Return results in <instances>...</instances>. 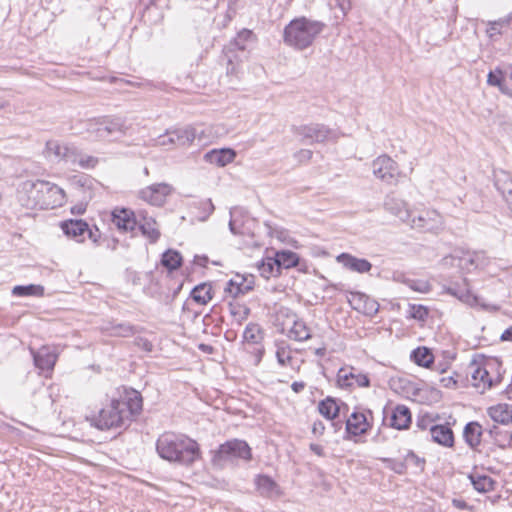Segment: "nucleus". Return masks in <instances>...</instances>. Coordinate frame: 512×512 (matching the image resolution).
Returning a JSON list of instances; mask_svg holds the SVG:
<instances>
[{
    "mask_svg": "<svg viewBox=\"0 0 512 512\" xmlns=\"http://www.w3.org/2000/svg\"><path fill=\"white\" fill-rule=\"evenodd\" d=\"M342 410L348 411V405L331 396H327L318 404L319 413L327 420H334Z\"/></svg>",
    "mask_w": 512,
    "mask_h": 512,
    "instance_id": "obj_21",
    "label": "nucleus"
},
{
    "mask_svg": "<svg viewBox=\"0 0 512 512\" xmlns=\"http://www.w3.org/2000/svg\"><path fill=\"white\" fill-rule=\"evenodd\" d=\"M460 375L455 374L454 376L442 377L440 383L445 388H456L458 386Z\"/></svg>",
    "mask_w": 512,
    "mask_h": 512,
    "instance_id": "obj_60",
    "label": "nucleus"
},
{
    "mask_svg": "<svg viewBox=\"0 0 512 512\" xmlns=\"http://www.w3.org/2000/svg\"><path fill=\"white\" fill-rule=\"evenodd\" d=\"M105 330L114 337H130L136 333V328L128 322L123 323H109Z\"/></svg>",
    "mask_w": 512,
    "mask_h": 512,
    "instance_id": "obj_36",
    "label": "nucleus"
},
{
    "mask_svg": "<svg viewBox=\"0 0 512 512\" xmlns=\"http://www.w3.org/2000/svg\"><path fill=\"white\" fill-rule=\"evenodd\" d=\"M60 227L63 233L70 239L82 243L85 241L88 223L82 219H69L61 222Z\"/></svg>",
    "mask_w": 512,
    "mask_h": 512,
    "instance_id": "obj_19",
    "label": "nucleus"
},
{
    "mask_svg": "<svg viewBox=\"0 0 512 512\" xmlns=\"http://www.w3.org/2000/svg\"><path fill=\"white\" fill-rule=\"evenodd\" d=\"M18 201L27 209H54L64 204L65 192L49 181L26 180L18 190Z\"/></svg>",
    "mask_w": 512,
    "mask_h": 512,
    "instance_id": "obj_1",
    "label": "nucleus"
},
{
    "mask_svg": "<svg viewBox=\"0 0 512 512\" xmlns=\"http://www.w3.org/2000/svg\"><path fill=\"white\" fill-rule=\"evenodd\" d=\"M486 265V257L483 252H467L460 258V266L462 269L472 271Z\"/></svg>",
    "mask_w": 512,
    "mask_h": 512,
    "instance_id": "obj_31",
    "label": "nucleus"
},
{
    "mask_svg": "<svg viewBox=\"0 0 512 512\" xmlns=\"http://www.w3.org/2000/svg\"><path fill=\"white\" fill-rule=\"evenodd\" d=\"M230 313L233 316L234 320L238 325L242 323L243 320L247 319L250 310L244 305L240 304H230L229 306Z\"/></svg>",
    "mask_w": 512,
    "mask_h": 512,
    "instance_id": "obj_45",
    "label": "nucleus"
},
{
    "mask_svg": "<svg viewBox=\"0 0 512 512\" xmlns=\"http://www.w3.org/2000/svg\"><path fill=\"white\" fill-rule=\"evenodd\" d=\"M335 7L339 9L340 14L335 13V19L342 20L351 9V0H334Z\"/></svg>",
    "mask_w": 512,
    "mask_h": 512,
    "instance_id": "obj_55",
    "label": "nucleus"
},
{
    "mask_svg": "<svg viewBox=\"0 0 512 512\" xmlns=\"http://www.w3.org/2000/svg\"><path fill=\"white\" fill-rule=\"evenodd\" d=\"M411 360L418 366L428 368L434 361L432 351L427 347H418L411 353Z\"/></svg>",
    "mask_w": 512,
    "mask_h": 512,
    "instance_id": "obj_37",
    "label": "nucleus"
},
{
    "mask_svg": "<svg viewBox=\"0 0 512 512\" xmlns=\"http://www.w3.org/2000/svg\"><path fill=\"white\" fill-rule=\"evenodd\" d=\"M171 186L166 183H157L141 190V198L152 205L160 206L164 203L165 197L170 194Z\"/></svg>",
    "mask_w": 512,
    "mask_h": 512,
    "instance_id": "obj_17",
    "label": "nucleus"
},
{
    "mask_svg": "<svg viewBox=\"0 0 512 512\" xmlns=\"http://www.w3.org/2000/svg\"><path fill=\"white\" fill-rule=\"evenodd\" d=\"M413 215L409 222L411 228L422 232L437 233L442 230L444 225L443 217L440 213L433 209H423L420 211L412 210Z\"/></svg>",
    "mask_w": 512,
    "mask_h": 512,
    "instance_id": "obj_7",
    "label": "nucleus"
},
{
    "mask_svg": "<svg viewBox=\"0 0 512 512\" xmlns=\"http://www.w3.org/2000/svg\"><path fill=\"white\" fill-rule=\"evenodd\" d=\"M482 435L483 429L478 422L471 421L465 425L463 430V437L470 448L475 450L480 445Z\"/></svg>",
    "mask_w": 512,
    "mask_h": 512,
    "instance_id": "obj_30",
    "label": "nucleus"
},
{
    "mask_svg": "<svg viewBox=\"0 0 512 512\" xmlns=\"http://www.w3.org/2000/svg\"><path fill=\"white\" fill-rule=\"evenodd\" d=\"M469 479L475 490L488 493L495 490L497 482L488 475L470 474Z\"/></svg>",
    "mask_w": 512,
    "mask_h": 512,
    "instance_id": "obj_32",
    "label": "nucleus"
},
{
    "mask_svg": "<svg viewBox=\"0 0 512 512\" xmlns=\"http://www.w3.org/2000/svg\"><path fill=\"white\" fill-rule=\"evenodd\" d=\"M195 207L201 210V215H199V220L205 221L214 211V205L211 199H204L196 202Z\"/></svg>",
    "mask_w": 512,
    "mask_h": 512,
    "instance_id": "obj_46",
    "label": "nucleus"
},
{
    "mask_svg": "<svg viewBox=\"0 0 512 512\" xmlns=\"http://www.w3.org/2000/svg\"><path fill=\"white\" fill-rule=\"evenodd\" d=\"M158 455L169 462L189 466L200 457L199 444L184 434L165 432L156 442Z\"/></svg>",
    "mask_w": 512,
    "mask_h": 512,
    "instance_id": "obj_2",
    "label": "nucleus"
},
{
    "mask_svg": "<svg viewBox=\"0 0 512 512\" xmlns=\"http://www.w3.org/2000/svg\"><path fill=\"white\" fill-rule=\"evenodd\" d=\"M292 132L299 136L302 142L309 144L324 143L337 138V133L322 123L293 126Z\"/></svg>",
    "mask_w": 512,
    "mask_h": 512,
    "instance_id": "obj_6",
    "label": "nucleus"
},
{
    "mask_svg": "<svg viewBox=\"0 0 512 512\" xmlns=\"http://www.w3.org/2000/svg\"><path fill=\"white\" fill-rule=\"evenodd\" d=\"M259 270L264 278L268 279L270 276H277L276 259H268L267 262H263L259 267Z\"/></svg>",
    "mask_w": 512,
    "mask_h": 512,
    "instance_id": "obj_51",
    "label": "nucleus"
},
{
    "mask_svg": "<svg viewBox=\"0 0 512 512\" xmlns=\"http://www.w3.org/2000/svg\"><path fill=\"white\" fill-rule=\"evenodd\" d=\"M98 162H99V160L97 157L81 153V156L78 161V165L82 169H93L96 167Z\"/></svg>",
    "mask_w": 512,
    "mask_h": 512,
    "instance_id": "obj_56",
    "label": "nucleus"
},
{
    "mask_svg": "<svg viewBox=\"0 0 512 512\" xmlns=\"http://www.w3.org/2000/svg\"><path fill=\"white\" fill-rule=\"evenodd\" d=\"M237 279L240 282V287L243 290V294L248 293L254 287V277L252 275L244 277L237 274Z\"/></svg>",
    "mask_w": 512,
    "mask_h": 512,
    "instance_id": "obj_57",
    "label": "nucleus"
},
{
    "mask_svg": "<svg viewBox=\"0 0 512 512\" xmlns=\"http://www.w3.org/2000/svg\"><path fill=\"white\" fill-rule=\"evenodd\" d=\"M404 461L406 462V467L409 465H413L421 470L424 468L425 460L417 456L413 451L409 450L404 457Z\"/></svg>",
    "mask_w": 512,
    "mask_h": 512,
    "instance_id": "obj_54",
    "label": "nucleus"
},
{
    "mask_svg": "<svg viewBox=\"0 0 512 512\" xmlns=\"http://www.w3.org/2000/svg\"><path fill=\"white\" fill-rule=\"evenodd\" d=\"M138 214L128 208H115L111 213V221L122 232H134L137 228Z\"/></svg>",
    "mask_w": 512,
    "mask_h": 512,
    "instance_id": "obj_14",
    "label": "nucleus"
},
{
    "mask_svg": "<svg viewBox=\"0 0 512 512\" xmlns=\"http://www.w3.org/2000/svg\"><path fill=\"white\" fill-rule=\"evenodd\" d=\"M276 358L281 366L290 364L292 356L287 346H279L276 351Z\"/></svg>",
    "mask_w": 512,
    "mask_h": 512,
    "instance_id": "obj_53",
    "label": "nucleus"
},
{
    "mask_svg": "<svg viewBox=\"0 0 512 512\" xmlns=\"http://www.w3.org/2000/svg\"><path fill=\"white\" fill-rule=\"evenodd\" d=\"M252 37V31L248 29H243L237 34V36L233 40L230 41L229 45L226 47V53L244 51L246 49L247 43L251 41Z\"/></svg>",
    "mask_w": 512,
    "mask_h": 512,
    "instance_id": "obj_33",
    "label": "nucleus"
},
{
    "mask_svg": "<svg viewBox=\"0 0 512 512\" xmlns=\"http://www.w3.org/2000/svg\"><path fill=\"white\" fill-rule=\"evenodd\" d=\"M81 153L82 152L79 151L77 147L67 144L63 152L62 160L71 164H78Z\"/></svg>",
    "mask_w": 512,
    "mask_h": 512,
    "instance_id": "obj_48",
    "label": "nucleus"
},
{
    "mask_svg": "<svg viewBox=\"0 0 512 512\" xmlns=\"http://www.w3.org/2000/svg\"><path fill=\"white\" fill-rule=\"evenodd\" d=\"M130 423L127 414L121 408L120 400L115 398L91 418V424L100 430L126 428Z\"/></svg>",
    "mask_w": 512,
    "mask_h": 512,
    "instance_id": "obj_5",
    "label": "nucleus"
},
{
    "mask_svg": "<svg viewBox=\"0 0 512 512\" xmlns=\"http://www.w3.org/2000/svg\"><path fill=\"white\" fill-rule=\"evenodd\" d=\"M125 122L119 117H103L89 123L88 132L98 140H106L115 133H124Z\"/></svg>",
    "mask_w": 512,
    "mask_h": 512,
    "instance_id": "obj_9",
    "label": "nucleus"
},
{
    "mask_svg": "<svg viewBox=\"0 0 512 512\" xmlns=\"http://www.w3.org/2000/svg\"><path fill=\"white\" fill-rule=\"evenodd\" d=\"M384 208L392 215L398 217L402 222H409L413 215L412 210H409L407 203L398 198L395 194L390 193L386 195L384 200Z\"/></svg>",
    "mask_w": 512,
    "mask_h": 512,
    "instance_id": "obj_15",
    "label": "nucleus"
},
{
    "mask_svg": "<svg viewBox=\"0 0 512 512\" xmlns=\"http://www.w3.org/2000/svg\"><path fill=\"white\" fill-rule=\"evenodd\" d=\"M408 312L411 318L420 321H424L429 314L428 308L420 304H409Z\"/></svg>",
    "mask_w": 512,
    "mask_h": 512,
    "instance_id": "obj_47",
    "label": "nucleus"
},
{
    "mask_svg": "<svg viewBox=\"0 0 512 512\" xmlns=\"http://www.w3.org/2000/svg\"><path fill=\"white\" fill-rule=\"evenodd\" d=\"M412 421L410 409L405 405H397L392 409L390 416V427L404 430L409 428Z\"/></svg>",
    "mask_w": 512,
    "mask_h": 512,
    "instance_id": "obj_24",
    "label": "nucleus"
},
{
    "mask_svg": "<svg viewBox=\"0 0 512 512\" xmlns=\"http://www.w3.org/2000/svg\"><path fill=\"white\" fill-rule=\"evenodd\" d=\"M224 291L234 298L238 297L239 295H244L243 290L240 287V282L237 279V275L226 283Z\"/></svg>",
    "mask_w": 512,
    "mask_h": 512,
    "instance_id": "obj_50",
    "label": "nucleus"
},
{
    "mask_svg": "<svg viewBox=\"0 0 512 512\" xmlns=\"http://www.w3.org/2000/svg\"><path fill=\"white\" fill-rule=\"evenodd\" d=\"M119 400L121 408L127 414V418L132 422L139 416L143 409V398L139 391L126 386L118 388Z\"/></svg>",
    "mask_w": 512,
    "mask_h": 512,
    "instance_id": "obj_10",
    "label": "nucleus"
},
{
    "mask_svg": "<svg viewBox=\"0 0 512 512\" xmlns=\"http://www.w3.org/2000/svg\"><path fill=\"white\" fill-rule=\"evenodd\" d=\"M380 461L385 464V466L392 470L397 474H405L407 471L406 462L399 459L394 458H380Z\"/></svg>",
    "mask_w": 512,
    "mask_h": 512,
    "instance_id": "obj_42",
    "label": "nucleus"
},
{
    "mask_svg": "<svg viewBox=\"0 0 512 512\" xmlns=\"http://www.w3.org/2000/svg\"><path fill=\"white\" fill-rule=\"evenodd\" d=\"M255 485L262 497L272 498L280 494L279 485L268 475H257Z\"/></svg>",
    "mask_w": 512,
    "mask_h": 512,
    "instance_id": "obj_28",
    "label": "nucleus"
},
{
    "mask_svg": "<svg viewBox=\"0 0 512 512\" xmlns=\"http://www.w3.org/2000/svg\"><path fill=\"white\" fill-rule=\"evenodd\" d=\"M213 466L224 468L228 465H237L240 460L250 461L252 450L245 440L230 439L220 444L216 450L211 451Z\"/></svg>",
    "mask_w": 512,
    "mask_h": 512,
    "instance_id": "obj_4",
    "label": "nucleus"
},
{
    "mask_svg": "<svg viewBox=\"0 0 512 512\" xmlns=\"http://www.w3.org/2000/svg\"><path fill=\"white\" fill-rule=\"evenodd\" d=\"M505 71V65L501 67H496L493 71H490L487 75V83L490 86L498 87L502 85V82L505 80L506 77Z\"/></svg>",
    "mask_w": 512,
    "mask_h": 512,
    "instance_id": "obj_43",
    "label": "nucleus"
},
{
    "mask_svg": "<svg viewBox=\"0 0 512 512\" xmlns=\"http://www.w3.org/2000/svg\"><path fill=\"white\" fill-rule=\"evenodd\" d=\"M12 295L16 297L44 296V287L39 284L17 285L12 289Z\"/></svg>",
    "mask_w": 512,
    "mask_h": 512,
    "instance_id": "obj_38",
    "label": "nucleus"
},
{
    "mask_svg": "<svg viewBox=\"0 0 512 512\" xmlns=\"http://www.w3.org/2000/svg\"><path fill=\"white\" fill-rule=\"evenodd\" d=\"M86 235L95 244L98 243V241H99V239L101 237L100 230L96 226H94L93 228H90L88 226V230L86 231Z\"/></svg>",
    "mask_w": 512,
    "mask_h": 512,
    "instance_id": "obj_61",
    "label": "nucleus"
},
{
    "mask_svg": "<svg viewBox=\"0 0 512 512\" xmlns=\"http://www.w3.org/2000/svg\"><path fill=\"white\" fill-rule=\"evenodd\" d=\"M325 27L326 24L318 20L295 18L284 29V41L289 46L303 50L312 45Z\"/></svg>",
    "mask_w": 512,
    "mask_h": 512,
    "instance_id": "obj_3",
    "label": "nucleus"
},
{
    "mask_svg": "<svg viewBox=\"0 0 512 512\" xmlns=\"http://www.w3.org/2000/svg\"><path fill=\"white\" fill-rule=\"evenodd\" d=\"M444 289L447 294L456 297L461 302L470 306L476 305L478 302L477 296L470 291L469 284L466 279H463L461 283H452Z\"/></svg>",
    "mask_w": 512,
    "mask_h": 512,
    "instance_id": "obj_23",
    "label": "nucleus"
},
{
    "mask_svg": "<svg viewBox=\"0 0 512 512\" xmlns=\"http://www.w3.org/2000/svg\"><path fill=\"white\" fill-rule=\"evenodd\" d=\"M429 434L431 439L440 445L451 447L454 444V434L448 425H432Z\"/></svg>",
    "mask_w": 512,
    "mask_h": 512,
    "instance_id": "obj_29",
    "label": "nucleus"
},
{
    "mask_svg": "<svg viewBox=\"0 0 512 512\" xmlns=\"http://www.w3.org/2000/svg\"><path fill=\"white\" fill-rule=\"evenodd\" d=\"M406 286L419 293H428L431 291V285L426 280L411 279V281H406Z\"/></svg>",
    "mask_w": 512,
    "mask_h": 512,
    "instance_id": "obj_49",
    "label": "nucleus"
},
{
    "mask_svg": "<svg viewBox=\"0 0 512 512\" xmlns=\"http://www.w3.org/2000/svg\"><path fill=\"white\" fill-rule=\"evenodd\" d=\"M235 157V151L230 148L213 149L204 154V160L206 162L215 164L219 167H224L227 164L233 162Z\"/></svg>",
    "mask_w": 512,
    "mask_h": 512,
    "instance_id": "obj_25",
    "label": "nucleus"
},
{
    "mask_svg": "<svg viewBox=\"0 0 512 512\" xmlns=\"http://www.w3.org/2000/svg\"><path fill=\"white\" fill-rule=\"evenodd\" d=\"M230 214L229 229L234 235H247L252 237L255 235V226L257 224L255 219L248 216H242L241 219H238L235 211H231Z\"/></svg>",
    "mask_w": 512,
    "mask_h": 512,
    "instance_id": "obj_20",
    "label": "nucleus"
},
{
    "mask_svg": "<svg viewBox=\"0 0 512 512\" xmlns=\"http://www.w3.org/2000/svg\"><path fill=\"white\" fill-rule=\"evenodd\" d=\"M137 227L151 243H155L160 238L157 222L144 211L138 212Z\"/></svg>",
    "mask_w": 512,
    "mask_h": 512,
    "instance_id": "obj_22",
    "label": "nucleus"
},
{
    "mask_svg": "<svg viewBox=\"0 0 512 512\" xmlns=\"http://www.w3.org/2000/svg\"><path fill=\"white\" fill-rule=\"evenodd\" d=\"M228 57V63H227V74H236L237 73V65L234 63L231 56H229V53H226Z\"/></svg>",
    "mask_w": 512,
    "mask_h": 512,
    "instance_id": "obj_64",
    "label": "nucleus"
},
{
    "mask_svg": "<svg viewBox=\"0 0 512 512\" xmlns=\"http://www.w3.org/2000/svg\"><path fill=\"white\" fill-rule=\"evenodd\" d=\"M67 144H60L56 140H49L46 142L45 151L48 156H54L56 159H61L63 157L64 149Z\"/></svg>",
    "mask_w": 512,
    "mask_h": 512,
    "instance_id": "obj_44",
    "label": "nucleus"
},
{
    "mask_svg": "<svg viewBox=\"0 0 512 512\" xmlns=\"http://www.w3.org/2000/svg\"><path fill=\"white\" fill-rule=\"evenodd\" d=\"M325 431V425L322 421L317 420L313 423L312 426V433L317 436H321L324 434Z\"/></svg>",
    "mask_w": 512,
    "mask_h": 512,
    "instance_id": "obj_62",
    "label": "nucleus"
},
{
    "mask_svg": "<svg viewBox=\"0 0 512 512\" xmlns=\"http://www.w3.org/2000/svg\"><path fill=\"white\" fill-rule=\"evenodd\" d=\"M309 448L310 450L315 453L317 456L319 457H325V451H324V448L319 445V444H315V443H311L309 445Z\"/></svg>",
    "mask_w": 512,
    "mask_h": 512,
    "instance_id": "obj_63",
    "label": "nucleus"
},
{
    "mask_svg": "<svg viewBox=\"0 0 512 512\" xmlns=\"http://www.w3.org/2000/svg\"><path fill=\"white\" fill-rule=\"evenodd\" d=\"M511 16H505L487 24L486 34L491 40H495L502 34V30L507 28L511 23Z\"/></svg>",
    "mask_w": 512,
    "mask_h": 512,
    "instance_id": "obj_39",
    "label": "nucleus"
},
{
    "mask_svg": "<svg viewBox=\"0 0 512 512\" xmlns=\"http://www.w3.org/2000/svg\"><path fill=\"white\" fill-rule=\"evenodd\" d=\"M161 263L169 270H175L181 266L182 257L175 250H168L162 255Z\"/></svg>",
    "mask_w": 512,
    "mask_h": 512,
    "instance_id": "obj_41",
    "label": "nucleus"
},
{
    "mask_svg": "<svg viewBox=\"0 0 512 512\" xmlns=\"http://www.w3.org/2000/svg\"><path fill=\"white\" fill-rule=\"evenodd\" d=\"M495 443L500 448H506L512 446V433L502 432L499 438H495Z\"/></svg>",
    "mask_w": 512,
    "mask_h": 512,
    "instance_id": "obj_58",
    "label": "nucleus"
},
{
    "mask_svg": "<svg viewBox=\"0 0 512 512\" xmlns=\"http://www.w3.org/2000/svg\"><path fill=\"white\" fill-rule=\"evenodd\" d=\"M489 417L498 424L509 425L512 423V405L499 403L487 409Z\"/></svg>",
    "mask_w": 512,
    "mask_h": 512,
    "instance_id": "obj_27",
    "label": "nucleus"
},
{
    "mask_svg": "<svg viewBox=\"0 0 512 512\" xmlns=\"http://www.w3.org/2000/svg\"><path fill=\"white\" fill-rule=\"evenodd\" d=\"M468 369L469 373L471 374V378L468 379V381L473 387L479 389L481 392H484L486 389H489L493 386V380L485 367H482L476 362H472Z\"/></svg>",
    "mask_w": 512,
    "mask_h": 512,
    "instance_id": "obj_18",
    "label": "nucleus"
},
{
    "mask_svg": "<svg viewBox=\"0 0 512 512\" xmlns=\"http://www.w3.org/2000/svg\"><path fill=\"white\" fill-rule=\"evenodd\" d=\"M276 272L280 274L281 268H292L297 266L299 257L296 253L292 251H280L276 253Z\"/></svg>",
    "mask_w": 512,
    "mask_h": 512,
    "instance_id": "obj_34",
    "label": "nucleus"
},
{
    "mask_svg": "<svg viewBox=\"0 0 512 512\" xmlns=\"http://www.w3.org/2000/svg\"><path fill=\"white\" fill-rule=\"evenodd\" d=\"M372 171L377 179L389 185H396L402 176L396 161L386 154L373 160Z\"/></svg>",
    "mask_w": 512,
    "mask_h": 512,
    "instance_id": "obj_8",
    "label": "nucleus"
},
{
    "mask_svg": "<svg viewBox=\"0 0 512 512\" xmlns=\"http://www.w3.org/2000/svg\"><path fill=\"white\" fill-rule=\"evenodd\" d=\"M313 152L309 149H300L294 153V158L298 163H307L311 160Z\"/></svg>",
    "mask_w": 512,
    "mask_h": 512,
    "instance_id": "obj_59",
    "label": "nucleus"
},
{
    "mask_svg": "<svg viewBox=\"0 0 512 512\" xmlns=\"http://www.w3.org/2000/svg\"><path fill=\"white\" fill-rule=\"evenodd\" d=\"M289 337L295 341H306L311 338L310 330L303 320L296 319L289 330Z\"/></svg>",
    "mask_w": 512,
    "mask_h": 512,
    "instance_id": "obj_40",
    "label": "nucleus"
},
{
    "mask_svg": "<svg viewBox=\"0 0 512 512\" xmlns=\"http://www.w3.org/2000/svg\"><path fill=\"white\" fill-rule=\"evenodd\" d=\"M337 384L340 388H351L354 385L358 387H369L370 380L367 375L356 373L353 367H342L337 373Z\"/></svg>",
    "mask_w": 512,
    "mask_h": 512,
    "instance_id": "obj_13",
    "label": "nucleus"
},
{
    "mask_svg": "<svg viewBox=\"0 0 512 512\" xmlns=\"http://www.w3.org/2000/svg\"><path fill=\"white\" fill-rule=\"evenodd\" d=\"M190 296L196 303L205 305L213 297L212 286L208 283H201L192 289Z\"/></svg>",
    "mask_w": 512,
    "mask_h": 512,
    "instance_id": "obj_35",
    "label": "nucleus"
},
{
    "mask_svg": "<svg viewBox=\"0 0 512 512\" xmlns=\"http://www.w3.org/2000/svg\"><path fill=\"white\" fill-rule=\"evenodd\" d=\"M373 416L370 410L356 409L346 420L345 430L349 436H360L367 434L373 425Z\"/></svg>",
    "mask_w": 512,
    "mask_h": 512,
    "instance_id": "obj_11",
    "label": "nucleus"
},
{
    "mask_svg": "<svg viewBox=\"0 0 512 512\" xmlns=\"http://www.w3.org/2000/svg\"><path fill=\"white\" fill-rule=\"evenodd\" d=\"M260 329L258 325L249 323L244 330V339L248 342L257 343L259 339Z\"/></svg>",
    "mask_w": 512,
    "mask_h": 512,
    "instance_id": "obj_52",
    "label": "nucleus"
},
{
    "mask_svg": "<svg viewBox=\"0 0 512 512\" xmlns=\"http://www.w3.org/2000/svg\"><path fill=\"white\" fill-rule=\"evenodd\" d=\"M197 134V130L191 126L177 128L173 131L168 132L166 135L161 136L159 138V144L163 146L167 144H173L177 146H188L194 141Z\"/></svg>",
    "mask_w": 512,
    "mask_h": 512,
    "instance_id": "obj_12",
    "label": "nucleus"
},
{
    "mask_svg": "<svg viewBox=\"0 0 512 512\" xmlns=\"http://www.w3.org/2000/svg\"><path fill=\"white\" fill-rule=\"evenodd\" d=\"M337 261L345 268L358 273H367L372 268V264L368 260L354 257L348 253L340 254Z\"/></svg>",
    "mask_w": 512,
    "mask_h": 512,
    "instance_id": "obj_26",
    "label": "nucleus"
},
{
    "mask_svg": "<svg viewBox=\"0 0 512 512\" xmlns=\"http://www.w3.org/2000/svg\"><path fill=\"white\" fill-rule=\"evenodd\" d=\"M34 365L42 372L51 373L57 362L58 355L54 350L43 346L39 350H31Z\"/></svg>",
    "mask_w": 512,
    "mask_h": 512,
    "instance_id": "obj_16",
    "label": "nucleus"
}]
</instances>
